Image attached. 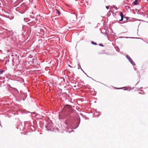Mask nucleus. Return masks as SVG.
Returning <instances> with one entry per match:
<instances>
[{
    "instance_id": "f257e3e1",
    "label": "nucleus",
    "mask_w": 148,
    "mask_h": 148,
    "mask_svg": "<svg viewBox=\"0 0 148 148\" xmlns=\"http://www.w3.org/2000/svg\"><path fill=\"white\" fill-rule=\"evenodd\" d=\"M43 28H44V27H38L37 28L36 31L38 33L44 34V31Z\"/></svg>"
},
{
    "instance_id": "f03ea898",
    "label": "nucleus",
    "mask_w": 148,
    "mask_h": 148,
    "mask_svg": "<svg viewBox=\"0 0 148 148\" xmlns=\"http://www.w3.org/2000/svg\"><path fill=\"white\" fill-rule=\"evenodd\" d=\"M126 57L128 60L129 61V62L132 64L134 65H135V64L134 62L131 59V58H130V56L127 55L126 56Z\"/></svg>"
},
{
    "instance_id": "7ed1b4c3",
    "label": "nucleus",
    "mask_w": 148,
    "mask_h": 148,
    "mask_svg": "<svg viewBox=\"0 0 148 148\" xmlns=\"http://www.w3.org/2000/svg\"><path fill=\"white\" fill-rule=\"evenodd\" d=\"M50 124H48L46 126V129L48 131H52L53 130L51 128H50Z\"/></svg>"
},
{
    "instance_id": "20e7f679",
    "label": "nucleus",
    "mask_w": 148,
    "mask_h": 148,
    "mask_svg": "<svg viewBox=\"0 0 148 148\" xmlns=\"http://www.w3.org/2000/svg\"><path fill=\"white\" fill-rule=\"evenodd\" d=\"M54 6V3H52V2L49 5H48L49 7L52 8V9L53 8Z\"/></svg>"
},
{
    "instance_id": "39448f33",
    "label": "nucleus",
    "mask_w": 148,
    "mask_h": 148,
    "mask_svg": "<svg viewBox=\"0 0 148 148\" xmlns=\"http://www.w3.org/2000/svg\"><path fill=\"white\" fill-rule=\"evenodd\" d=\"M78 69H80L84 72V73L86 74H86L84 72V71L82 69L80 65L79 64H78Z\"/></svg>"
},
{
    "instance_id": "423d86ee",
    "label": "nucleus",
    "mask_w": 148,
    "mask_h": 148,
    "mask_svg": "<svg viewBox=\"0 0 148 148\" xmlns=\"http://www.w3.org/2000/svg\"><path fill=\"white\" fill-rule=\"evenodd\" d=\"M138 1L137 0H135V1L133 2L134 4V5H136L138 4Z\"/></svg>"
},
{
    "instance_id": "0eeeda50",
    "label": "nucleus",
    "mask_w": 148,
    "mask_h": 148,
    "mask_svg": "<svg viewBox=\"0 0 148 148\" xmlns=\"http://www.w3.org/2000/svg\"><path fill=\"white\" fill-rule=\"evenodd\" d=\"M56 11L58 14V15H59L60 14V12L57 9H56Z\"/></svg>"
},
{
    "instance_id": "6e6552de",
    "label": "nucleus",
    "mask_w": 148,
    "mask_h": 148,
    "mask_svg": "<svg viewBox=\"0 0 148 148\" xmlns=\"http://www.w3.org/2000/svg\"><path fill=\"white\" fill-rule=\"evenodd\" d=\"M120 15L121 17H123V13L122 12H120Z\"/></svg>"
},
{
    "instance_id": "1a4fd4ad",
    "label": "nucleus",
    "mask_w": 148,
    "mask_h": 148,
    "mask_svg": "<svg viewBox=\"0 0 148 148\" xmlns=\"http://www.w3.org/2000/svg\"><path fill=\"white\" fill-rule=\"evenodd\" d=\"M79 123H77V127H75V129H76V128H77V127H78V126H79V123H80V119H79Z\"/></svg>"
},
{
    "instance_id": "9d476101",
    "label": "nucleus",
    "mask_w": 148,
    "mask_h": 148,
    "mask_svg": "<svg viewBox=\"0 0 148 148\" xmlns=\"http://www.w3.org/2000/svg\"><path fill=\"white\" fill-rule=\"evenodd\" d=\"M91 43L92 44L95 45H97L96 42H95L93 41H92L91 42Z\"/></svg>"
},
{
    "instance_id": "9b49d317",
    "label": "nucleus",
    "mask_w": 148,
    "mask_h": 148,
    "mask_svg": "<svg viewBox=\"0 0 148 148\" xmlns=\"http://www.w3.org/2000/svg\"><path fill=\"white\" fill-rule=\"evenodd\" d=\"M111 12L112 13V11H109L108 13V15H110V12Z\"/></svg>"
},
{
    "instance_id": "f8f14e48",
    "label": "nucleus",
    "mask_w": 148,
    "mask_h": 148,
    "mask_svg": "<svg viewBox=\"0 0 148 148\" xmlns=\"http://www.w3.org/2000/svg\"><path fill=\"white\" fill-rule=\"evenodd\" d=\"M124 18H125L126 20V21H127V20L129 18L128 17H124Z\"/></svg>"
},
{
    "instance_id": "ddd939ff",
    "label": "nucleus",
    "mask_w": 148,
    "mask_h": 148,
    "mask_svg": "<svg viewBox=\"0 0 148 148\" xmlns=\"http://www.w3.org/2000/svg\"><path fill=\"white\" fill-rule=\"evenodd\" d=\"M3 73V71L1 69H0V75L2 74Z\"/></svg>"
},
{
    "instance_id": "4468645a",
    "label": "nucleus",
    "mask_w": 148,
    "mask_h": 148,
    "mask_svg": "<svg viewBox=\"0 0 148 148\" xmlns=\"http://www.w3.org/2000/svg\"><path fill=\"white\" fill-rule=\"evenodd\" d=\"M123 17H121V19L119 20V21H122L123 20Z\"/></svg>"
},
{
    "instance_id": "2eb2a0df",
    "label": "nucleus",
    "mask_w": 148,
    "mask_h": 148,
    "mask_svg": "<svg viewBox=\"0 0 148 148\" xmlns=\"http://www.w3.org/2000/svg\"><path fill=\"white\" fill-rule=\"evenodd\" d=\"M99 46H101V47H103L104 46V45L102 44H99Z\"/></svg>"
},
{
    "instance_id": "dca6fc26",
    "label": "nucleus",
    "mask_w": 148,
    "mask_h": 148,
    "mask_svg": "<svg viewBox=\"0 0 148 148\" xmlns=\"http://www.w3.org/2000/svg\"><path fill=\"white\" fill-rule=\"evenodd\" d=\"M73 14L75 15V18H77V15L76 14H75L74 13H73Z\"/></svg>"
},
{
    "instance_id": "f3484780",
    "label": "nucleus",
    "mask_w": 148,
    "mask_h": 148,
    "mask_svg": "<svg viewBox=\"0 0 148 148\" xmlns=\"http://www.w3.org/2000/svg\"><path fill=\"white\" fill-rule=\"evenodd\" d=\"M106 8L107 9H108L109 8V6H106Z\"/></svg>"
},
{
    "instance_id": "a211bd4d",
    "label": "nucleus",
    "mask_w": 148,
    "mask_h": 148,
    "mask_svg": "<svg viewBox=\"0 0 148 148\" xmlns=\"http://www.w3.org/2000/svg\"><path fill=\"white\" fill-rule=\"evenodd\" d=\"M26 19H25V18H24V21H25V20H26Z\"/></svg>"
},
{
    "instance_id": "6ab92c4d",
    "label": "nucleus",
    "mask_w": 148,
    "mask_h": 148,
    "mask_svg": "<svg viewBox=\"0 0 148 148\" xmlns=\"http://www.w3.org/2000/svg\"><path fill=\"white\" fill-rule=\"evenodd\" d=\"M87 75V77H89V76H88Z\"/></svg>"
},
{
    "instance_id": "aec40b11",
    "label": "nucleus",
    "mask_w": 148,
    "mask_h": 148,
    "mask_svg": "<svg viewBox=\"0 0 148 148\" xmlns=\"http://www.w3.org/2000/svg\"><path fill=\"white\" fill-rule=\"evenodd\" d=\"M65 123H66V124H66V122H65Z\"/></svg>"
}]
</instances>
